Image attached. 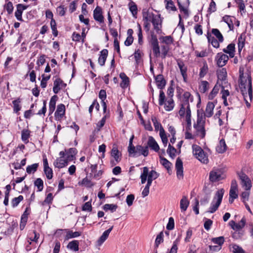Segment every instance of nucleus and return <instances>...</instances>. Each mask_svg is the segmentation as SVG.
<instances>
[{
  "instance_id": "nucleus-31",
  "label": "nucleus",
  "mask_w": 253,
  "mask_h": 253,
  "mask_svg": "<svg viewBox=\"0 0 253 253\" xmlns=\"http://www.w3.org/2000/svg\"><path fill=\"white\" fill-rule=\"evenodd\" d=\"M189 205V202L186 196H183L180 201V208L182 212L185 211Z\"/></svg>"
},
{
  "instance_id": "nucleus-27",
  "label": "nucleus",
  "mask_w": 253,
  "mask_h": 253,
  "mask_svg": "<svg viewBox=\"0 0 253 253\" xmlns=\"http://www.w3.org/2000/svg\"><path fill=\"white\" fill-rule=\"evenodd\" d=\"M111 155L114 158L117 163H119L121 161V154L118 150L117 146H113L111 150Z\"/></svg>"
},
{
  "instance_id": "nucleus-13",
  "label": "nucleus",
  "mask_w": 253,
  "mask_h": 253,
  "mask_svg": "<svg viewBox=\"0 0 253 253\" xmlns=\"http://www.w3.org/2000/svg\"><path fill=\"white\" fill-rule=\"evenodd\" d=\"M28 8L27 5L19 3L16 5V10L15 12V16L17 20L19 21H23L22 14L23 11Z\"/></svg>"
},
{
  "instance_id": "nucleus-38",
  "label": "nucleus",
  "mask_w": 253,
  "mask_h": 253,
  "mask_svg": "<svg viewBox=\"0 0 253 253\" xmlns=\"http://www.w3.org/2000/svg\"><path fill=\"white\" fill-rule=\"evenodd\" d=\"M77 153V149L75 148H71L68 150L67 152V158L68 160L70 161H73L74 158L76 154Z\"/></svg>"
},
{
  "instance_id": "nucleus-19",
  "label": "nucleus",
  "mask_w": 253,
  "mask_h": 253,
  "mask_svg": "<svg viewBox=\"0 0 253 253\" xmlns=\"http://www.w3.org/2000/svg\"><path fill=\"white\" fill-rule=\"evenodd\" d=\"M69 161L67 157L66 158H58L53 163V165L56 168L62 169L67 166Z\"/></svg>"
},
{
  "instance_id": "nucleus-16",
  "label": "nucleus",
  "mask_w": 253,
  "mask_h": 253,
  "mask_svg": "<svg viewBox=\"0 0 253 253\" xmlns=\"http://www.w3.org/2000/svg\"><path fill=\"white\" fill-rule=\"evenodd\" d=\"M53 85V91L55 94L58 93L61 89L66 86V84H64L63 81L58 78L54 81Z\"/></svg>"
},
{
  "instance_id": "nucleus-3",
  "label": "nucleus",
  "mask_w": 253,
  "mask_h": 253,
  "mask_svg": "<svg viewBox=\"0 0 253 253\" xmlns=\"http://www.w3.org/2000/svg\"><path fill=\"white\" fill-rule=\"evenodd\" d=\"M193 154L196 159L201 163L207 164L209 162L207 154L198 145H192Z\"/></svg>"
},
{
  "instance_id": "nucleus-61",
  "label": "nucleus",
  "mask_w": 253,
  "mask_h": 253,
  "mask_svg": "<svg viewBox=\"0 0 253 253\" xmlns=\"http://www.w3.org/2000/svg\"><path fill=\"white\" fill-rule=\"evenodd\" d=\"M211 241L215 244H217V245L219 246H221V245L224 243V237L222 236L216 237V238H213L211 239Z\"/></svg>"
},
{
  "instance_id": "nucleus-2",
  "label": "nucleus",
  "mask_w": 253,
  "mask_h": 253,
  "mask_svg": "<svg viewBox=\"0 0 253 253\" xmlns=\"http://www.w3.org/2000/svg\"><path fill=\"white\" fill-rule=\"evenodd\" d=\"M224 193V190L223 188L218 190L211 202L208 212L210 213L214 212L220 205Z\"/></svg>"
},
{
  "instance_id": "nucleus-26",
  "label": "nucleus",
  "mask_w": 253,
  "mask_h": 253,
  "mask_svg": "<svg viewBox=\"0 0 253 253\" xmlns=\"http://www.w3.org/2000/svg\"><path fill=\"white\" fill-rule=\"evenodd\" d=\"M214 108V104L213 102H209L208 103L204 116L205 117L210 118L213 115V110Z\"/></svg>"
},
{
  "instance_id": "nucleus-60",
  "label": "nucleus",
  "mask_w": 253,
  "mask_h": 253,
  "mask_svg": "<svg viewBox=\"0 0 253 253\" xmlns=\"http://www.w3.org/2000/svg\"><path fill=\"white\" fill-rule=\"evenodd\" d=\"M250 191H246L243 192L241 194V198L242 201L245 203L247 201H249L250 195Z\"/></svg>"
},
{
  "instance_id": "nucleus-55",
  "label": "nucleus",
  "mask_w": 253,
  "mask_h": 253,
  "mask_svg": "<svg viewBox=\"0 0 253 253\" xmlns=\"http://www.w3.org/2000/svg\"><path fill=\"white\" fill-rule=\"evenodd\" d=\"M235 2L238 5L241 14L246 12L245 5L243 0H234Z\"/></svg>"
},
{
  "instance_id": "nucleus-28",
  "label": "nucleus",
  "mask_w": 253,
  "mask_h": 253,
  "mask_svg": "<svg viewBox=\"0 0 253 253\" xmlns=\"http://www.w3.org/2000/svg\"><path fill=\"white\" fill-rule=\"evenodd\" d=\"M120 77L122 79V82L120 84L121 87L123 88H126L129 85V78L124 73H121L120 74Z\"/></svg>"
},
{
  "instance_id": "nucleus-34",
  "label": "nucleus",
  "mask_w": 253,
  "mask_h": 253,
  "mask_svg": "<svg viewBox=\"0 0 253 253\" xmlns=\"http://www.w3.org/2000/svg\"><path fill=\"white\" fill-rule=\"evenodd\" d=\"M57 98L58 97L56 95H54L51 97L49 103V114H52L54 111Z\"/></svg>"
},
{
  "instance_id": "nucleus-35",
  "label": "nucleus",
  "mask_w": 253,
  "mask_h": 253,
  "mask_svg": "<svg viewBox=\"0 0 253 253\" xmlns=\"http://www.w3.org/2000/svg\"><path fill=\"white\" fill-rule=\"evenodd\" d=\"M233 19H234V18L229 15H225L222 18L223 21L228 25L230 30H232L234 28Z\"/></svg>"
},
{
  "instance_id": "nucleus-50",
  "label": "nucleus",
  "mask_w": 253,
  "mask_h": 253,
  "mask_svg": "<svg viewBox=\"0 0 253 253\" xmlns=\"http://www.w3.org/2000/svg\"><path fill=\"white\" fill-rule=\"evenodd\" d=\"M209 70L208 66L207 63H205L203 66L200 69L199 77L200 78H204L208 73Z\"/></svg>"
},
{
  "instance_id": "nucleus-54",
  "label": "nucleus",
  "mask_w": 253,
  "mask_h": 253,
  "mask_svg": "<svg viewBox=\"0 0 253 253\" xmlns=\"http://www.w3.org/2000/svg\"><path fill=\"white\" fill-rule=\"evenodd\" d=\"M34 185L38 188V191L41 192L43 189V182L41 178H38L34 182Z\"/></svg>"
},
{
  "instance_id": "nucleus-46",
  "label": "nucleus",
  "mask_w": 253,
  "mask_h": 253,
  "mask_svg": "<svg viewBox=\"0 0 253 253\" xmlns=\"http://www.w3.org/2000/svg\"><path fill=\"white\" fill-rule=\"evenodd\" d=\"M164 242V233L161 231L156 237L155 241V248L157 249L159 245Z\"/></svg>"
},
{
  "instance_id": "nucleus-25",
  "label": "nucleus",
  "mask_w": 253,
  "mask_h": 253,
  "mask_svg": "<svg viewBox=\"0 0 253 253\" xmlns=\"http://www.w3.org/2000/svg\"><path fill=\"white\" fill-rule=\"evenodd\" d=\"M148 154L149 150L148 146L144 147L140 145L136 146V156L143 155L144 157H146Z\"/></svg>"
},
{
  "instance_id": "nucleus-53",
  "label": "nucleus",
  "mask_w": 253,
  "mask_h": 253,
  "mask_svg": "<svg viewBox=\"0 0 253 253\" xmlns=\"http://www.w3.org/2000/svg\"><path fill=\"white\" fill-rule=\"evenodd\" d=\"M142 55L143 53L139 49H135L133 56H134L136 64H138V63L140 62L141 58Z\"/></svg>"
},
{
  "instance_id": "nucleus-64",
  "label": "nucleus",
  "mask_w": 253,
  "mask_h": 253,
  "mask_svg": "<svg viewBox=\"0 0 253 253\" xmlns=\"http://www.w3.org/2000/svg\"><path fill=\"white\" fill-rule=\"evenodd\" d=\"M4 8L6 10L8 14H11L12 13L14 7L11 1H8L7 3H6L4 5Z\"/></svg>"
},
{
  "instance_id": "nucleus-1",
  "label": "nucleus",
  "mask_w": 253,
  "mask_h": 253,
  "mask_svg": "<svg viewBox=\"0 0 253 253\" xmlns=\"http://www.w3.org/2000/svg\"><path fill=\"white\" fill-rule=\"evenodd\" d=\"M239 86L241 92L245 98L248 95L251 100L252 98L251 76L248 73L244 74L243 70L241 69L239 70Z\"/></svg>"
},
{
  "instance_id": "nucleus-56",
  "label": "nucleus",
  "mask_w": 253,
  "mask_h": 253,
  "mask_svg": "<svg viewBox=\"0 0 253 253\" xmlns=\"http://www.w3.org/2000/svg\"><path fill=\"white\" fill-rule=\"evenodd\" d=\"M50 27L52 30L53 35L56 37L58 36V32L57 29L56 22L55 20L50 21Z\"/></svg>"
},
{
  "instance_id": "nucleus-12",
  "label": "nucleus",
  "mask_w": 253,
  "mask_h": 253,
  "mask_svg": "<svg viewBox=\"0 0 253 253\" xmlns=\"http://www.w3.org/2000/svg\"><path fill=\"white\" fill-rule=\"evenodd\" d=\"M151 44L154 56L158 57L160 56V47L157 38L155 35H152Z\"/></svg>"
},
{
  "instance_id": "nucleus-48",
  "label": "nucleus",
  "mask_w": 253,
  "mask_h": 253,
  "mask_svg": "<svg viewBox=\"0 0 253 253\" xmlns=\"http://www.w3.org/2000/svg\"><path fill=\"white\" fill-rule=\"evenodd\" d=\"M39 167L38 163H35L31 165H29L26 168V172L28 174L34 173L37 170Z\"/></svg>"
},
{
  "instance_id": "nucleus-17",
  "label": "nucleus",
  "mask_w": 253,
  "mask_h": 253,
  "mask_svg": "<svg viewBox=\"0 0 253 253\" xmlns=\"http://www.w3.org/2000/svg\"><path fill=\"white\" fill-rule=\"evenodd\" d=\"M93 18L96 21L100 23L104 22V17L102 15V11L100 7L97 6L94 10Z\"/></svg>"
},
{
  "instance_id": "nucleus-29",
  "label": "nucleus",
  "mask_w": 253,
  "mask_h": 253,
  "mask_svg": "<svg viewBox=\"0 0 253 253\" xmlns=\"http://www.w3.org/2000/svg\"><path fill=\"white\" fill-rule=\"evenodd\" d=\"M221 87V84H219V82H217L213 89L209 95V99L212 100L216 96L219 91L220 88Z\"/></svg>"
},
{
  "instance_id": "nucleus-21",
  "label": "nucleus",
  "mask_w": 253,
  "mask_h": 253,
  "mask_svg": "<svg viewBox=\"0 0 253 253\" xmlns=\"http://www.w3.org/2000/svg\"><path fill=\"white\" fill-rule=\"evenodd\" d=\"M177 65L180 69V73H181V74L183 78V80L185 82H186V80L187 78V67L185 65V64L183 63V62L182 61H178Z\"/></svg>"
},
{
  "instance_id": "nucleus-30",
  "label": "nucleus",
  "mask_w": 253,
  "mask_h": 253,
  "mask_svg": "<svg viewBox=\"0 0 253 253\" xmlns=\"http://www.w3.org/2000/svg\"><path fill=\"white\" fill-rule=\"evenodd\" d=\"M227 149L224 139H221L216 147V150L218 153H223Z\"/></svg>"
},
{
  "instance_id": "nucleus-39",
  "label": "nucleus",
  "mask_w": 253,
  "mask_h": 253,
  "mask_svg": "<svg viewBox=\"0 0 253 253\" xmlns=\"http://www.w3.org/2000/svg\"><path fill=\"white\" fill-rule=\"evenodd\" d=\"M245 35H241L238 39V51L239 53L241 52L242 49L245 46Z\"/></svg>"
},
{
  "instance_id": "nucleus-43",
  "label": "nucleus",
  "mask_w": 253,
  "mask_h": 253,
  "mask_svg": "<svg viewBox=\"0 0 253 253\" xmlns=\"http://www.w3.org/2000/svg\"><path fill=\"white\" fill-rule=\"evenodd\" d=\"M30 135V131L28 129H23L21 132V139L25 143L29 142V138Z\"/></svg>"
},
{
  "instance_id": "nucleus-47",
  "label": "nucleus",
  "mask_w": 253,
  "mask_h": 253,
  "mask_svg": "<svg viewBox=\"0 0 253 253\" xmlns=\"http://www.w3.org/2000/svg\"><path fill=\"white\" fill-rule=\"evenodd\" d=\"M81 233L78 231L73 232L72 230H67V234L66 235V239H69L74 238L78 237L81 236Z\"/></svg>"
},
{
  "instance_id": "nucleus-57",
  "label": "nucleus",
  "mask_w": 253,
  "mask_h": 253,
  "mask_svg": "<svg viewBox=\"0 0 253 253\" xmlns=\"http://www.w3.org/2000/svg\"><path fill=\"white\" fill-rule=\"evenodd\" d=\"M166 8L169 11H175L176 10V8L171 0H167Z\"/></svg>"
},
{
  "instance_id": "nucleus-22",
  "label": "nucleus",
  "mask_w": 253,
  "mask_h": 253,
  "mask_svg": "<svg viewBox=\"0 0 253 253\" xmlns=\"http://www.w3.org/2000/svg\"><path fill=\"white\" fill-rule=\"evenodd\" d=\"M108 54V51L106 49H104L100 51L98 60V63L100 66H102L105 65Z\"/></svg>"
},
{
  "instance_id": "nucleus-24",
  "label": "nucleus",
  "mask_w": 253,
  "mask_h": 253,
  "mask_svg": "<svg viewBox=\"0 0 253 253\" xmlns=\"http://www.w3.org/2000/svg\"><path fill=\"white\" fill-rule=\"evenodd\" d=\"M148 146L155 152H158L160 147L157 142L152 136H149L147 142Z\"/></svg>"
},
{
  "instance_id": "nucleus-63",
  "label": "nucleus",
  "mask_w": 253,
  "mask_h": 253,
  "mask_svg": "<svg viewBox=\"0 0 253 253\" xmlns=\"http://www.w3.org/2000/svg\"><path fill=\"white\" fill-rule=\"evenodd\" d=\"M232 253H246L243 249L237 245H233L232 246Z\"/></svg>"
},
{
  "instance_id": "nucleus-44",
  "label": "nucleus",
  "mask_w": 253,
  "mask_h": 253,
  "mask_svg": "<svg viewBox=\"0 0 253 253\" xmlns=\"http://www.w3.org/2000/svg\"><path fill=\"white\" fill-rule=\"evenodd\" d=\"M21 99L18 98L12 101L13 111L15 113H17L21 109L20 105Z\"/></svg>"
},
{
  "instance_id": "nucleus-40",
  "label": "nucleus",
  "mask_w": 253,
  "mask_h": 253,
  "mask_svg": "<svg viewBox=\"0 0 253 253\" xmlns=\"http://www.w3.org/2000/svg\"><path fill=\"white\" fill-rule=\"evenodd\" d=\"M79 242L77 240H74L69 243L67 248L72 251L77 252L79 251Z\"/></svg>"
},
{
  "instance_id": "nucleus-23",
  "label": "nucleus",
  "mask_w": 253,
  "mask_h": 253,
  "mask_svg": "<svg viewBox=\"0 0 253 253\" xmlns=\"http://www.w3.org/2000/svg\"><path fill=\"white\" fill-rule=\"evenodd\" d=\"M210 88V84L207 81H201L199 83L198 89L200 93H205Z\"/></svg>"
},
{
  "instance_id": "nucleus-20",
  "label": "nucleus",
  "mask_w": 253,
  "mask_h": 253,
  "mask_svg": "<svg viewBox=\"0 0 253 253\" xmlns=\"http://www.w3.org/2000/svg\"><path fill=\"white\" fill-rule=\"evenodd\" d=\"M154 78L158 88L160 89L164 88L166 84V81L165 80L163 75L159 74L156 76H154Z\"/></svg>"
},
{
  "instance_id": "nucleus-37",
  "label": "nucleus",
  "mask_w": 253,
  "mask_h": 253,
  "mask_svg": "<svg viewBox=\"0 0 253 253\" xmlns=\"http://www.w3.org/2000/svg\"><path fill=\"white\" fill-rule=\"evenodd\" d=\"M224 52L228 53L231 57H233L234 55L235 44L230 43L228 44L226 48L223 49Z\"/></svg>"
},
{
  "instance_id": "nucleus-45",
  "label": "nucleus",
  "mask_w": 253,
  "mask_h": 253,
  "mask_svg": "<svg viewBox=\"0 0 253 253\" xmlns=\"http://www.w3.org/2000/svg\"><path fill=\"white\" fill-rule=\"evenodd\" d=\"M160 163L166 169H167L168 172L171 170L172 164L167 159L160 157Z\"/></svg>"
},
{
  "instance_id": "nucleus-5",
  "label": "nucleus",
  "mask_w": 253,
  "mask_h": 253,
  "mask_svg": "<svg viewBox=\"0 0 253 253\" xmlns=\"http://www.w3.org/2000/svg\"><path fill=\"white\" fill-rule=\"evenodd\" d=\"M225 175L222 169L213 168L209 173V179L215 182L224 179Z\"/></svg>"
},
{
  "instance_id": "nucleus-11",
  "label": "nucleus",
  "mask_w": 253,
  "mask_h": 253,
  "mask_svg": "<svg viewBox=\"0 0 253 253\" xmlns=\"http://www.w3.org/2000/svg\"><path fill=\"white\" fill-rule=\"evenodd\" d=\"M175 169L176 170V176L178 179L183 178V167L182 160L178 158L175 163Z\"/></svg>"
},
{
  "instance_id": "nucleus-18",
  "label": "nucleus",
  "mask_w": 253,
  "mask_h": 253,
  "mask_svg": "<svg viewBox=\"0 0 253 253\" xmlns=\"http://www.w3.org/2000/svg\"><path fill=\"white\" fill-rule=\"evenodd\" d=\"M149 17L151 18V22L154 26V30L157 33H159L161 31L159 16L152 14V16L150 15Z\"/></svg>"
},
{
  "instance_id": "nucleus-7",
  "label": "nucleus",
  "mask_w": 253,
  "mask_h": 253,
  "mask_svg": "<svg viewBox=\"0 0 253 253\" xmlns=\"http://www.w3.org/2000/svg\"><path fill=\"white\" fill-rule=\"evenodd\" d=\"M239 177L244 189L246 191H250L252 186V181L248 175L244 172H241L239 174Z\"/></svg>"
},
{
  "instance_id": "nucleus-62",
  "label": "nucleus",
  "mask_w": 253,
  "mask_h": 253,
  "mask_svg": "<svg viewBox=\"0 0 253 253\" xmlns=\"http://www.w3.org/2000/svg\"><path fill=\"white\" fill-rule=\"evenodd\" d=\"M80 185H83L87 187H91L94 185V184L92 183V182L89 180L87 177H85L83 179L81 182H79Z\"/></svg>"
},
{
  "instance_id": "nucleus-58",
  "label": "nucleus",
  "mask_w": 253,
  "mask_h": 253,
  "mask_svg": "<svg viewBox=\"0 0 253 253\" xmlns=\"http://www.w3.org/2000/svg\"><path fill=\"white\" fill-rule=\"evenodd\" d=\"M180 242V239L177 238L175 241H173L172 247L170 250L169 253H177L178 250V245Z\"/></svg>"
},
{
  "instance_id": "nucleus-33",
  "label": "nucleus",
  "mask_w": 253,
  "mask_h": 253,
  "mask_svg": "<svg viewBox=\"0 0 253 253\" xmlns=\"http://www.w3.org/2000/svg\"><path fill=\"white\" fill-rule=\"evenodd\" d=\"M207 37L208 40V42H211V45L215 48H218L219 47V42L218 40L215 39L208 32Z\"/></svg>"
},
{
  "instance_id": "nucleus-41",
  "label": "nucleus",
  "mask_w": 253,
  "mask_h": 253,
  "mask_svg": "<svg viewBox=\"0 0 253 253\" xmlns=\"http://www.w3.org/2000/svg\"><path fill=\"white\" fill-rule=\"evenodd\" d=\"M152 121L153 123L155 129L156 131L159 130L160 133L161 132V129H164L162 125L158 121L157 119L155 116H152L151 118Z\"/></svg>"
},
{
  "instance_id": "nucleus-4",
  "label": "nucleus",
  "mask_w": 253,
  "mask_h": 253,
  "mask_svg": "<svg viewBox=\"0 0 253 253\" xmlns=\"http://www.w3.org/2000/svg\"><path fill=\"white\" fill-rule=\"evenodd\" d=\"M205 121L202 118H198L196 123L194 125L195 129V135L204 138L206 135V129L205 128Z\"/></svg>"
},
{
  "instance_id": "nucleus-32",
  "label": "nucleus",
  "mask_w": 253,
  "mask_h": 253,
  "mask_svg": "<svg viewBox=\"0 0 253 253\" xmlns=\"http://www.w3.org/2000/svg\"><path fill=\"white\" fill-rule=\"evenodd\" d=\"M165 109L167 111H171L174 107V102L172 98H167L165 101Z\"/></svg>"
},
{
  "instance_id": "nucleus-36",
  "label": "nucleus",
  "mask_w": 253,
  "mask_h": 253,
  "mask_svg": "<svg viewBox=\"0 0 253 253\" xmlns=\"http://www.w3.org/2000/svg\"><path fill=\"white\" fill-rule=\"evenodd\" d=\"M128 6L129 10L131 13L132 16L134 17H136L138 11L137 5L134 2L131 0L128 3Z\"/></svg>"
},
{
  "instance_id": "nucleus-15",
  "label": "nucleus",
  "mask_w": 253,
  "mask_h": 253,
  "mask_svg": "<svg viewBox=\"0 0 253 253\" xmlns=\"http://www.w3.org/2000/svg\"><path fill=\"white\" fill-rule=\"evenodd\" d=\"M43 170L48 179H51L53 177L52 169L49 167L47 160L46 158L43 159Z\"/></svg>"
},
{
  "instance_id": "nucleus-49",
  "label": "nucleus",
  "mask_w": 253,
  "mask_h": 253,
  "mask_svg": "<svg viewBox=\"0 0 253 253\" xmlns=\"http://www.w3.org/2000/svg\"><path fill=\"white\" fill-rule=\"evenodd\" d=\"M39 237L40 234L35 230H33L29 233L28 238L31 241L37 242Z\"/></svg>"
},
{
  "instance_id": "nucleus-8",
  "label": "nucleus",
  "mask_w": 253,
  "mask_h": 253,
  "mask_svg": "<svg viewBox=\"0 0 253 253\" xmlns=\"http://www.w3.org/2000/svg\"><path fill=\"white\" fill-rule=\"evenodd\" d=\"M218 80L222 87L227 86L228 83L226 81L227 72L225 68H222L217 71V73Z\"/></svg>"
},
{
  "instance_id": "nucleus-51",
  "label": "nucleus",
  "mask_w": 253,
  "mask_h": 253,
  "mask_svg": "<svg viewBox=\"0 0 253 253\" xmlns=\"http://www.w3.org/2000/svg\"><path fill=\"white\" fill-rule=\"evenodd\" d=\"M163 43H165L167 45L171 44L173 42V38L170 36L162 37L160 38Z\"/></svg>"
},
{
  "instance_id": "nucleus-14",
  "label": "nucleus",
  "mask_w": 253,
  "mask_h": 253,
  "mask_svg": "<svg viewBox=\"0 0 253 253\" xmlns=\"http://www.w3.org/2000/svg\"><path fill=\"white\" fill-rule=\"evenodd\" d=\"M65 113V106L63 104H60L57 106V110L55 112V118L56 120L60 121L63 118Z\"/></svg>"
},
{
  "instance_id": "nucleus-6",
  "label": "nucleus",
  "mask_w": 253,
  "mask_h": 253,
  "mask_svg": "<svg viewBox=\"0 0 253 253\" xmlns=\"http://www.w3.org/2000/svg\"><path fill=\"white\" fill-rule=\"evenodd\" d=\"M159 175V173L156 171L152 170L149 172L148 168L146 167H144L143 168V172L140 175L141 183H145L147 180V178H149L153 180L157 179Z\"/></svg>"
},
{
  "instance_id": "nucleus-10",
  "label": "nucleus",
  "mask_w": 253,
  "mask_h": 253,
  "mask_svg": "<svg viewBox=\"0 0 253 253\" xmlns=\"http://www.w3.org/2000/svg\"><path fill=\"white\" fill-rule=\"evenodd\" d=\"M193 97L191 94L188 91H185L181 97V104L186 105L187 108V111H191L190 108L189 101L192 102Z\"/></svg>"
},
{
  "instance_id": "nucleus-52",
  "label": "nucleus",
  "mask_w": 253,
  "mask_h": 253,
  "mask_svg": "<svg viewBox=\"0 0 253 253\" xmlns=\"http://www.w3.org/2000/svg\"><path fill=\"white\" fill-rule=\"evenodd\" d=\"M211 33L217 38L219 42H223L224 40L223 37L218 29H212L211 30Z\"/></svg>"
},
{
  "instance_id": "nucleus-9",
  "label": "nucleus",
  "mask_w": 253,
  "mask_h": 253,
  "mask_svg": "<svg viewBox=\"0 0 253 253\" xmlns=\"http://www.w3.org/2000/svg\"><path fill=\"white\" fill-rule=\"evenodd\" d=\"M216 64L218 67H222L225 66L229 60L228 56L222 53H218L215 56Z\"/></svg>"
},
{
  "instance_id": "nucleus-42",
  "label": "nucleus",
  "mask_w": 253,
  "mask_h": 253,
  "mask_svg": "<svg viewBox=\"0 0 253 253\" xmlns=\"http://www.w3.org/2000/svg\"><path fill=\"white\" fill-rule=\"evenodd\" d=\"M185 121L186 123L185 130H191L192 127L191 111H187V115L185 116Z\"/></svg>"
},
{
  "instance_id": "nucleus-59",
  "label": "nucleus",
  "mask_w": 253,
  "mask_h": 253,
  "mask_svg": "<svg viewBox=\"0 0 253 253\" xmlns=\"http://www.w3.org/2000/svg\"><path fill=\"white\" fill-rule=\"evenodd\" d=\"M23 200V197L22 195H19L18 197H15L12 199L11 201V205L13 208L17 207L20 202Z\"/></svg>"
}]
</instances>
